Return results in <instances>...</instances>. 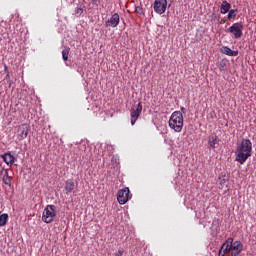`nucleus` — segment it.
<instances>
[{
  "mask_svg": "<svg viewBox=\"0 0 256 256\" xmlns=\"http://www.w3.org/2000/svg\"><path fill=\"white\" fill-rule=\"evenodd\" d=\"M253 151V143L251 140L244 138L236 148V161H246L251 157Z\"/></svg>",
  "mask_w": 256,
  "mask_h": 256,
  "instance_id": "nucleus-1",
  "label": "nucleus"
},
{
  "mask_svg": "<svg viewBox=\"0 0 256 256\" xmlns=\"http://www.w3.org/2000/svg\"><path fill=\"white\" fill-rule=\"evenodd\" d=\"M224 253H229L231 256H237L243 251V243L241 241L233 242V238H228L222 245Z\"/></svg>",
  "mask_w": 256,
  "mask_h": 256,
  "instance_id": "nucleus-2",
  "label": "nucleus"
},
{
  "mask_svg": "<svg viewBox=\"0 0 256 256\" xmlns=\"http://www.w3.org/2000/svg\"><path fill=\"white\" fill-rule=\"evenodd\" d=\"M168 125L175 133H181L184 125L183 114L180 111H174L170 116Z\"/></svg>",
  "mask_w": 256,
  "mask_h": 256,
  "instance_id": "nucleus-3",
  "label": "nucleus"
},
{
  "mask_svg": "<svg viewBox=\"0 0 256 256\" xmlns=\"http://www.w3.org/2000/svg\"><path fill=\"white\" fill-rule=\"evenodd\" d=\"M57 217V208L55 205H47L42 214V221L44 223H53Z\"/></svg>",
  "mask_w": 256,
  "mask_h": 256,
  "instance_id": "nucleus-4",
  "label": "nucleus"
},
{
  "mask_svg": "<svg viewBox=\"0 0 256 256\" xmlns=\"http://www.w3.org/2000/svg\"><path fill=\"white\" fill-rule=\"evenodd\" d=\"M143 111V104L138 103L136 108H132L130 111V123L131 125H135L137 123V119L141 117V112Z\"/></svg>",
  "mask_w": 256,
  "mask_h": 256,
  "instance_id": "nucleus-5",
  "label": "nucleus"
},
{
  "mask_svg": "<svg viewBox=\"0 0 256 256\" xmlns=\"http://www.w3.org/2000/svg\"><path fill=\"white\" fill-rule=\"evenodd\" d=\"M229 31L234 35L235 39H240V37H243V24L236 22L230 26Z\"/></svg>",
  "mask_w": 256,
  "mask_h": 256,
  "instance_id": "nucleus-6",
  "label": "nucleus"
},
{
  "mask_svg": "<svg viewBox=\"0 0 256 256\" xmlns=\"http://www.w3.org/2000/svg\"><path fill=\"white\" fill-rule=\"evenodd\" d=\"M153 9L158 15H163L167 11V0H155Z\"/></svg>",
  "mask_w": 256,
  "mask_h": 256,
  "instance_id": "nucleus-7",
  "label": "nucleus"
},
{
  "mask_svg": "<svg viewBox=\"0 0 256 256\" xmlns=\"http://www.w3.org/2000/svg\"><path fill=\"white\" fill-rule=\"evenodd\" d=\"M129 193H130V191H129L128 187L118 191L117 201H118L119 205H125V203H127V201H129Z\"/></svg>",
  "mask_w": 256,
  "mask_h": 256,
  "instance_id": "nucleus-8",
  "label": "nucleus"
},
{
  "mask_svg": "<svg viewBox=\"0 0 256 256\" xmlns=\"http://www.w3.org/2000/svg\"><path fill=\"white\" fill-rule=\"evenodd\" d=\"M27 135H29V124H22L18 127V137L20 141L23 139H27Z\"/></svg>",
  "mask_w": 256,
  "mask_h": 256,
  "instance_id": "nucleus-9",
  "label": "nucleus"
},
{
  "mask_svg": "<svg viewBox=\"0 0 256 256\" xmlns=\"http://www.w3.org/2000/svg\"><path fill=\"white\" fill-rule=\"evenodd\" d=\"M119 21H120V18H119V14L118 13H114L110 19H108L106 21V27H117V25H119Z\"/></svg>",
  "mask_w": 256,
  "mask_h": 256,
  "instance_id": "nucleus-10",
  "label": "nucleus"
},
{
  "mask_svg": "<svg viewBox=\"0 0 256 256\" xmlns=\"http://www.w3.org/2000/svg\"><path fill=\"white\" fill-rule=\"evenodd\" d=\"M221 53H223L224 55H228V57H237V55H239V51L232 50L227 46L222 47Z\"/></svg>",
  "mask_w": 256,
  "mask_h": 256,
  "instance_id": "nucleus-11",
  "label": "nucleus"
},
{
  "mask_svg": "<svg viewBox=\"0 0 256 256\" xmlns=\"http://www.w3.org/2000/svg\"><path fill=\"white\" fill-rule=\"evenodd\" d=\"M65 192L66 195H69V193H72L73 190L75 189V182H73V180H67L65 182Z\"/></svg>",
  "mask_w": 256,
  "mask_h": 256,
  "instance_id": "nucleus-12",
  "label": "nucleus"
},
{
  "mask_svg": "<svg viewBox=\"0 0 256 256\" xmlns=\"http://www.w3.org/2000/svg\"><path fill=\"white\" fill-rule=\"evenodd\" d=\"M229 9H231V4L227 0H224L220 6V13L225 15V13H229Z\"/></svg>",
  "mask_w": 256,
  "mask_h": 256,
  "instance_id": "nucleus-13",
  "label": "nucleus"
},
{
  "mask_svg": "<svg viewBox=\"0 0 256 256\" xmlns=\"http://www.w3.org/2000/svg\"><path fill=\"white\" fill-rule=\"evenodd\" d=\"M219 189H225L227 187V183L229 182V178L227 175L219 176Z\"/></svg>",
  "mask_w": 256,
  "mask_h": 256,
  "instance_id": "nucleus-14",
  "label": "nucleus"
},
{
  "mask_svg": "<svg viewBox=\"0 0 256 256\" xmlns=\"http://www.w3.org/2000/svg\"><path fill=\"white\" fill-rule=\"evenodd\" d=\"M227 65H229V60L227 59H222L217 63V67L220 71H225V69H227Z\"/></svg>",
  "mask_w": 256,
  "mask_h": 256,
  "instance_id": "nucleus-15",
  "label": "nucleus"
},
{
  "mask_svg": "<svg viewBox=\"0 0 256 256\" xmlns=\"http://www.w3.org/2000/svg\"><path fill=\"white\" fill-rule=\"evenodd\" d=\"M215 145H217V136H210L208 139L209 149H215Z\"/></svg>",
  "mask_w": 256,
  "mask_h": 256,
  "instance_id": "nucleus-16",
  "label": "nucleus"
},
{
  "mask_svg": "<svg viewBox=\"0 0 256 256\" xmlns=\"http://www.w3.org/2000/svg\"><path fill=\"white\" fill-rule=\"evenodd\" d=\"M7 221H9V214H1L0 227H5V225H7Z\"/></svg>",
  "mask_w": 256,
  "mask_h": 256,
  "instance_id": "nucleus-17",
  "label": "nucleus"
},
{
  "mask_svg": "<svg viewBox=\"0 0 256 256\" xmlns=\"http://www.w3.org/2000/svg\"><path fill=\"white\" fill-rule=\"evenodd\" d=\"M1 159H3V161H15V157L13 155L9 153L6 154H2L0 155Z\"/></svg>",
  "mask_w": 256,
  "mask_h": 256,
  "instance_id": "nucleus-18",
  "label": "nucleus"
},
{
  "mask_svg": "<svg viewBox=\"0 0 256 256\" xmlns=\"http://www.w3.org/2000/svg\"><path fill=\"white\" fill-rule=\"evenodd\" d=\"M69 51H71V48H69V47H66L62 51V59H63V61H67L69 59Z\"/></svg>",
  "mask_w": 256,
  "mask_h": 256,
  "instance_id": "nucleus-19",
  "label": "nucleus"
},
{
  "mask_svg": "<svg viewBox=\"0 0 256 256\" xmlns=\"http://www.w3.org/2000/svg\"><path fill=\"white\" fill-rule=\"evenodd\" d=\"M3 183L5 185H8V187H11V177H9V175L7 174V172H5V175L3 176Z\"/></svg>",
  "mask_w": 256,
  "mask_h": 256,
  "instance_id": "nucleus-20",
  "label": "nucleus"
},
{
  "mask_svg": "<svg viewBox=\"0 0 256 256\" xmlns=\"http://www.w3.org/2000/svg\"><path fill=\"white\" fill-rule=\"evenodd\" d=\"M237 9H231L228 13V20L231 21V19H235L237 17Z\"/></svg>",
  "mask_w": 256,
  "mask_h": 256,
  "instance_id": "nucleus-21",
  "label": "nucleus"
},
{
  "mask_svg": "<svg viewBox=\"0 0 256 256\" xmlns=\"http://www.w3.org/2000/svg\"><path fill=\"white\" fill-rule=\"evenodd\" d=\"M74 13L75 15H77V17H81V15H83V8L81 7L75 8Z\"/></svg>",
  "mask_w": 256,
  "mask_h": 256,
  "instance_id": "nucleus-22",
  "label": "nucleus"
},
{
  "mask_svg": "<svg viewBox=\"0 0 256 256\" xmlns=\"http://www.w3.org/2000/svg\"><path fill=\"white\" fill-rule=\"evenodd\" d=\"M135 11L139 15H143V8L141 6H136Z\"/></svg>",
  "mask_w": 256,
  "mask_h": 256,
  "instance_id": "nucleus-23",
  "label": "nucleus"
},
{
  "mask_svg": "<svg viewBox=\"0 0 256 256\" xmlns=\"http://www.w3.org/2000/svg\"><path fill=\"white\" fill-rule=\"evenodd\" d=\"M229 252H225V249H223V246H221V249L219 250L218 256H225Z\"/></svg>",
  "mask_w": 256,
  "mask_h": 256,
  "instance_id": "nucleus-24",
  "label": "nucleus"
},
{
  "mask_svg": "<svg viewBox=\"0 0 256 256\" xmlns=\"http://www.w3.org/2000/svg\"><path fill=\"white\" fill-rule=\"evenodd\" d=\"M180 110L183 115L187 113V109L185 107H181Z\"/></svg>",
  "mask_w": 256,
  "mask_h": 256,
  "instance_id": "nucleus-25",
  "label": "nucleus"
},
{
  "mask_svg": "<svg viewBox=\"0 0 256 256\" xmlns=\"http://www.w3.org/2000/svg\"><path fill=\"white\" fill-rule=\"evenodd\" d=\"M4 73H9V67H7V64L4 65Z\"/></svg>",
  "mask_w": 256,
  "mask_h": 256,
  "instance_id": "nucleus-26",
  "label": "nucleus"
},
{
  "mask_svg": "<svg viewBox=\"0 0 256 256\" xmlns=\"http://www.w3.org/2000/svg\"><path fill=\"white\" fill-rule=\"evenodd\" d=\"M84 159H86V161H91V160H93V158L91 157V154H90V155H87Z\"/></svg>",
  "mask_w": 256,
  "mask_h": 256,
  "instance_id": "nucleus-27",
  "label": "nucleus"
},
{
  "mask_svg": "<svg viewBox=\"0 0 256 256\" xmlns=\"http://www.w3.org/2000/svg\"><path fill=\"white\" fill-rule=\"evenodd\" d=\"M5 163L9 166V167H11L12 165H13V163H15L14 161H5Z\"/></svg>",
  "mask_w": 256,
  "mask_h": 256,
  "instance_id": "nucleus-28",
  "label": "nucleus"
},
{
  "mask_svg": "<svg viewBox=\"0 0 256 256\" xmlns=\"http://www.w3.org/2000/svg\"><path fill=\"white\" fill-rule=\"evenodd\" d=\"M92 3H93V5H97V2L99 1V0H90Z\"/></svg>",
  "mask_w": 256,
  "mask_h": 256,
  "instance_id": "nucleus-29",
  "label": "nucleus"
},
{
  "mask_svg": "<svg viewBox=\"0 0 256 256\" xmlns=\"http://www.w3.org/2000/svg\"><path fill=\"white\" fill-rule=\"evenodd\" d=\"M6 79H11V76H10L9 72L6 73Z\"/></svg>",
  "mask_w": 256,
  "mask_h": 256,
  "instance_id": "nucleus-30",
  "label": "nucleus"
},
{
  "mask_svg": "<svg viewBox=\"0 0 256 256\" xmlns=\"http://www.w3.org/2000/svg\"><path fill=\"white\" fill-rule=\"evenodd\" d=\"M243 163H244L243 161H240V164H241V165H243Z\"/></svg>",
  "mask_w": 256,
  "mask_h": 256,
  "instance_id": "nucleus-31",
  "label": "nucleus"
}]
</instances>
